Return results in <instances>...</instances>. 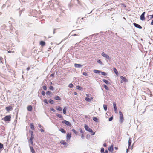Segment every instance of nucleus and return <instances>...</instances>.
Instances as JSON below:
<instances>
[{
  "instance_id": "nucleus-1",
  "label": "nucleus",
  "mask_w": 153,
  "mask_h": 153,
  "mask_svg": "<svg viewBox=\"0 0 153 153\" xmlns=\"http://www.w3.org/2000/svg\"><path fill=\"white\" fill-rule=\"evenodd\" d=\"M11 118V115H8L5 116L4 118V119L5 121L9 122L10 121Z\"/></svg>"
},
{
  "instance_id": "nucleus-2",
  "label": "nucleus",
  "mask_w": 153,
  "mask_h": 153,
  "mask_svg": "<svg viewBox=\"0 0 153 153\" xmlns=\"http://www.w3.org/2000/svg\"><path fill=\"white\" fill-rule=\"evenodd\" d=\"M84 128L87 131L89 132H93L92 130L90 128L89 126L86 124H85L84 125Z\"/></svg>"
},
{
  "instance_id": "nucleus-3",
  "label": "nucleus",
  "mask_w": 153,
  "mask_h": 153,
  "mask_svg": "<svg viewBox=\"0 0 153 153\" xmlns=\"http://www.w3.org/2000/svg\"><path fill=\"white\" fill-rule=\"evenodd\" d=\"M61 122L62 123H64L66 125L69 127H71V123L69 121H67L65 120H64L63 121H62Z\"/></svg>"
},
{
  "instance_id": "nucleus-4",
  "label": "nucleus",
  "mask_w": 153,
  "mask_h": 153,
  "mask_svg": "<svg viewBox=\"0 0 153 153\" xmlns=\"http://www.w3.org/2000/svg\"><path fill=\"white\" fill-rule=\"evenodd\" d=\"M101 55L103 57H105L106 59L110 60L111 59V57L108 55L106 54L104 52H103L101 53Z\"/></svg>"
},
{
  "instance_id": "nucleus-5",
  "label": "nucleus",
  "mask_w": 153,
  "mask_h": 153,
  "mask_svg": "<svg viewBox=\"0 0 153 153\" xmlns=\"http://www.w3.org/2000/svg\"><path fill=\"white\" fill-rule=\"evenodd\" d=\"M119 115H120V122H122L124 120V118H123V115L122 112L120 110L119 111Z\"/></svg>"
},
{
  "instance_id": "nucleus-6",
  "label": "nucleus",
  "mask_w": 153,
  "mask_h": 153,
  "mask_svg": "<svg viewBox=\"0 0 153 153\" xmlns=\"http://www.w3.org/2000/svg\"><path fill=\"white\" fill-rule=\"evenodd\" d=\"M75 4H79V0H71V4H73V3Z\"/></svg>"
},
{
  "instance_id": "nucleus-7",
  "label": "nucleus",
  "mask_w": 153,
  "mask_h": 153,
  "mask_svg": "<svg viewBox=\"0 0 153 153\" xmlns=\"http://www.w3.org/2000/svg\"><path fill=\"white\" fill-rule=\"evenodd\" d=\"M145 12H144L142 14L140 15V19L141 20L143 21L145 20Z\"/></svg>"
},
{
  "instance_id": "nucleus-8",
  "label": "nucleus",
  "mask_w": 153,
  "mask_h": 153,
  "mask_svg": "<svg viewBox=\"0 0 153 153\" xmlns=\"http://www.w3.org/2000/svg\"><path fill=\"white\" fill-rule=\"evenodd\" d=\"M134 26L136 28L140 29H141L142 27L139 24L134 23H133Z\"/></svg>"
},
{
  "instance_id": "nucleus-9",
  "label": "nucleus",
  "mask_w": 153,
  "mask_h": 153,
  "mask_svg": "<svg viewBox=\"0 0 153 153\" xmlns=\"http://www.w3.org/2000/svg\"><path fill=\"white\" fill-rule=\"evenodd\" d=\"M120 78L121 79L122 81H123L124 82H128V80L126 79V78L123 76H120Z\"/></svg>"
},
{
  "instance_id": "nucleus-10",
  "label": "nucleus",
  "mask_w": 153,
  "mask_h": 153,
  "mask_svg": "<svg viewBox=\"0 0 153 153\" xmlns=\"http://www.w3.org/2000/svg\"><path fill=\"white\" fill-rule=\"evenodd\" d=\"M71 133H68L66 135V138L67 140H69L71 137Z\"/></svg>"
},
{
  "instance_id": "nucleus-11",
  "label": "nucleus",
  "mask_w": 153,
  "mask_h": 153,
  "mask_svg": "<svg viewBox=\"0 0 153 153\" xmlns=\"http://www.w3.org/2000/svg\"><path fill=\"white\" fill-rule=\"evenodd\" d=\"M108 150L111 152H112L113 151V145H111L108 148Z\"/></svg>"
},
{
  "instance_id": "nucleus-12",
  "label": "nucleus",
  "mask_w": 153,
  "mask_h": 153,
  "mask_svg": "<svg viewBox=\"0 0 153 153\" xmlns=\"http://www.w3.org/2000/svg\"><path fill=\"white\" fill-rule=\"evenodd\" d=\"M113 106H114V110L115 112H116L117 111V109L116 107V103L115 102H114L113 103Z\"/></svg>"
},
{
  "instance_id": "nucleus-13",
  "label": "nucleus",
  "mask_w": 153,
  "mask_h": 153,
  "mask_svg": "<svg viewBox=\"0 0 153 153\" xmlns=\"http://www.w3.org/2000/svg\"><path fill=\"white\" fill-rule=\"evenodd\" d=\"M74 65L75 67L77 68H80L82 66L81 64L77 63H75L74 64Z\"/></svg>"
},
{
  "instance_id": "nucleus-14",
  "label": "nucleus",
  "mask_w": 153,
  "mask_h": 153,
  "mask_svg": "<svg viewBox=\"0 0 153 153\" xmlns=\"http://www.w3.org/2000/svg\"><path fill=\"white\" fill-rule=\"evenodd\" d=\"M27 110L29 111H31L32 110V107L31 105L28 106L27 107Z\"/></svg>"
},
{
  "instance_id": "nucleus-15",
  "label": "nucleus",
  "mask_w": 153,
  "mask_h": 153,
  "mask_svg": "<svg viewBox=\"0 0 153 153\" xmlns=\"http://www.w3.org/2000/svg\"><path fill=\"white\" fill-rule=\"evenodd\" d=\"M5 109L7 111H10L12 109V108L10 106L6 107Z\"/></svg>"
},
{
  "instance_id": "nucleus-16",
  "label": "nucleus",
  "mask_w": 153,
  "mask_h": 153,
  "mask_svg": "<svg viewBox=\"0 0 153 153\" xmlns=\"http://www.w3.org/2000/svg\"><path fill=\"white\" fill-rule=\"evenodd\" d=\"M29 147H30V150L31 151V152H32V153H35V150H34L33 148V147L31 146H30V145H29Z\"/></svg>"
},
{
  "instance_id": "nucleus-17",
  "label": "nucleus",
  "mask_w": 153,
  "mask_h": 153,
  "mask_svg": "<svg viewBox=\"0 0 153 153\" xmlns=\"http://www.w3.org/2000/svg\"><path fill=\"white\" fill-rule=\"evenodd\" d=\"M40 44L42 46H44L45 45V42L43 41H41L40 42Z\"/></svg>"
},
{
  "instance_id": "nucleus-18",
  "label": "nucleus",
  "mask_w": 153,
  "mask_h": 153,
  "mask_svg": "<svg viewBox=\"0 0 153 153\" xmlns=\"http://www.w3.org/2000/svg\"><path fill=\"white\" fill-rule=\"evenodd\" d=\"M131 139L130 138H129L128 141V149L130 148V147L131 145Z\"/></svg>"
},
{
  "instance_id": "nucleus-19",
  "label": "nucleus",
  "mask_w": 153,
  "mask_h": 153,
  "mask_svg": "<svg viewBox=\"0 0 153 153\" xmlns=\"http://www.w3.org/2000/svg\"><path fill=\"white\" fill-rule=\"evenodd\" d=\"M102 81L105 84H106L107 85H111L110 83L107 80H106L105 79H103L102 80Z\"/></svg>"
},
{
  "instance_id": "nucleus-20",
  "label": "nucleus",
  "mask_w": 153,
  "mask_h": 153,
  "mask_svg": "<svg viewBox=\"0 0 153 153\" xmlns=\"http://www.w3.org/2000/svg\"><path fill=\"white\" fill-rule=\"evenodd\" d=\"M79 130L80 132L82 133L81 137L82 138H84V136L83 134H84V131H82L81 129H80Z\"/></svg>"
},
{
  "instance_id": "nucleus-21",
  "label": "nucleus",
  "mask_w": 153,
  "mask_h": 153,
  "mask_svg": "<svg viewBox=\"0 0 153 153\" xmlns=\"http://www.w3.org/2000/svg\"><path fill=\"white\" fill-rule=\"evenodd\" d=\"M67 108L66 107H64V108L63 109V113L65 114H66V111Z\"/></svg>"
},
{
  "instance_id": "nucleus-22",
  "label": "nucleus",
  "mask_w": 153,
  "mask_h": 153,
  "mask_svg": "<svg viewBox=\"0 0 153 153\" xmlns=\"http://www.w3.org/2000/svg\"><path fill=\"white\" fill-rule=\"evenodd\" d=\"M46 94L49 95L50 97H51L52 95L53 94L51 91H47L46 92Z\"/></svg>"
},
{
  "instance_id": "nucleus-23",
  "label": "nucleus",
  "mask_w": 153,
  "mask_h": 153,
  "mask_svg": "<svg viewBox=\"0 0 153 153\" xmlns=\"http://www.w3.org/2000/svg\"><path fill=\"white\" fill-rule=\"evenodd\" d=\"M56 115L59 118H60L61 119L63 118V116L60 114H59L58 113H56Z\"/></svg>"
},
{
  "instance_id": "nucleus-24",
  "label": "nucleus",
  "mask_w": 153,
  "mask_h": 153,
  "mask_svg": "<svg viewBox=\"0 0 153 153\" xmlns=\"http://www.w3.org/2000/svg\"><path fill=\"white\" fill-rule=\"evenodd\" d=\"M30 128L32 130L34 129V126L33 123H31L30 124Z\"/></svg>"
},
{
  "instance_id": "nucleus-25",
  "label": "nucleus",
  "mask_w": 153,
  "mask_h": 153,
  "mask_svg": "<svg viewBox=\"0 0 153 153\" xmlns=\"http://www.w3.org/2000/svg\"><path fill=\"white\" fill-rule=\"evenodd\" d=\"M60 143L61 144L64 145H68V144L65 141L63 140H62L60 141Z\"/></svg>"
},
{
  "instance_id": "nucleus-26",
  "label": "nucleus",
  "mask_w": 153,
  "mask_h": 153,
  "mask_svg": "<svg viewBox=\"0 0 153 153\" xmlns=\"http://www.w3.org/2000/svg\"><path fill=\"white\" fill-rule=\"evenodd\" d=\"M54 99L56 100H61V98L60 97L58 96H55L54 97Z\"/></svg>"
},
{
  "instance_id": "nucleus-27",
  "label": "nucleus",
  "mask_w": 153,
  "mask_h": 153,
  "mask_svg": "<svg viewBox=\"0 0 153 153\" xmlns=\"http://www.w3.org/2000/svg\"><path fill=\"white\" fill-rule=\"evenodd\" d=\"M56 108L57 110L59 111H62V108L60 106H58L57 107H56Z\"/></svg>"
},
{
  "instance_id": "nucleus-28",
  "label": "nucleus",
  "mask_w": 153,
  "mask_h": 153,
  "mask_svg": "<svg viewBox=\"0 0 153 153\" xmlns=\"http://www.w3.org/2000/svg\"><path fill=\"white\" fill-rule=\"evenodd\" d=\"M59 131L61 132L62 133H66V131L65 130L62 128H61L60 129H59Z\"/></svg>"
},
{
  "instance_id": "nucleus-29",
  "label": "nucleus",
  "mask_w": 153,
  "mask_h": 153,
  "mask_svg": "<svg viewBox=\"0 0 153 153\" xmlns=\"http://www.w3.org/2000/svg\"><path fill=\"white\" fill-rule=\"evenodd\" d=\"M49 102L51 104H53L54 103V101L51 99H50L49 101Z\"/></svg>"
},
{
  "instance_id": "nucleus-30",
  "label": "nucleus",
  "mask_w": 153,
  "mask_h": 153,
  "mask_svg": "<svg viewBox=\"0 0 153 153\" xmlns=\"http://www.w3.org/2000/svg\"><path fill=\"white\" fill-rule=\"evenodd\" d=\"M113 70H114V72L115 73V74L116 75H117L118 74V71L115 68H114Z\"/></svg>"
},
{
  "instance_id": "nucleus-31",
  "label": "nucleus",
  "mask_w": 153,
  "mask_h": 153,
  "mask_svg": "<svg viewBox=\"0 0 153 153\" xmlns=\"http://www.w3.org/2000/svg\"><path fill=\"white\" fill-rule=\"evenodd\" d=\"M93 71L95 73H99L100 72V71L96 69L94 70Z\"/></svg>"
},
{
  "instance_id": "nucleus-32",
  "label": "nucleus",
  "mask_w": 153,
  "mask_h": 153,
  "mask_svg": "<svg viewBox=\"0 0 153 153\" xmlns=\"http://www.w3.org/2000/svg\"><path fill=\"white\" fill-rule=\"evenodd\" d=\"M85 100L87 102H90L91 101V99L88 97H86L85 98Z\"/></svg>"
},
{
  "instance_id": "nucleus-33",
  "label": "nucleus",
  "mask_w": 153,
  "mask_h": 153,
  "mask_svg": "<svg viewBox=\"0 0 153 153\" xmlns=\"http://www.w3.org/2000/svg\"><path fill=\"white\" fill-rule=\"evenodd\" d=\"M103 108L105 111H106L107 110V106L106 105L104 104L103 105Z\"/></svg>"
},
{
  "instance_id": "nucleus-34",
  "label": "nucleus",
  "mask_w": 153,
  "mask_h": 153,
  "mask_svg": "<svg viewBox=\"0 0 153 153\" xmlns=\"http://www.w3.org/2000/svg\"><path fill=\"white\" fill-rule=\"evenodd\" d=\"M76 88L77 89L79 90H81L82 89V87L78 85L76 86Z\"/></svg>"
},
{
  "instance_id": "nucleus-35",
  "label": "nucleus",
  "mask_w": 153,
  "mask_h": 153,
  "mask_svg": "<svg viewBox=\"0 0 153 153\" xmlns=\"http://www.w3.org/2000/svg\"><path fill=\"white\" fill-rule=\"evenodd\" d=\"M93 120L94 121L96 122H97L98 121V119L96 117H93Z\"/></svg>"
},
{
  "instance_id": "nucleus-36",
  "label": "nucleus",
  "mask_w": 153,
  "mask_h": 153,
  "mask_svg": "<svg viewBox=\"0 0 153 153\" xmlns=\"http://www.w3.org/2000/svg\"><path fill=\"white\" fill-rule=\"evenodd\" d=\"M71 131L77 135V132L74 129H72Z\"/></svg>"
},
{
  "instance_id": "nucleus-37",
  "label": "nucleus",
  "mask_w": 153,
  "mask_h": 153,
  "mask_svg": "<svg viewBox=\"0 0 153 153\" xmlns=\"http://www.w3.org/2000/svg\"><path fill=\"white\" fill-rule=\"evenodd\" d=\"M103 86L105 90H109L108 88V86L106 85H105V84H104Z\"/></svg>"
},
{
  "instance_id": "nucleus-38",
  "label": "nucleus",
  "mask_w": 153,
  "mask_h": 153,
  "mask_svg": "<svg viewBox=\"0 0 153 153\" xmlns=\"http://www.w3.org/2000/svg\"><path fill=\"white\" fill-rule=\"evenodd\" d=\"M97 62L100 64H101V65H103V63L102 62V61H101V60L100 59H98L97 60Z\"/></svg>"
},
{
  "instance_id": "nucleus-39",
  "label": "nucleus",
  "mask_w": 153,
  "mask_h": 153,
  "mask_svg": "<svg viewBox=\"0 0 153 153\" xmlns=\"http://www.w3.org/2000/svg\"><path fill=\"white\" fill-rule=\"evenodd\" d=\"M33 139H30L29 140V141L30 142L31 144V145H33Z\"/></svg>"
},
{
  "instance_id": "nucleus-40",
  "label": "nucleus",
  "mask_w": 153,
  "mask_h": 153,
  "mask_svg": "<svg viewBox=\"0 0 153 153\" xmlns=\"http://www.w3.org/2000/svg\"><path fill=\"white\" fill-rule=\"evenodd\" d=\"M101 74L102 75H103L104 76H106L107 75V73L105 72H101Z\"/></svg>"
},
{
  "instance_id": "nucleus-41",
  "label": "nucleus",
  "mask_w": 153,
  "mask_h": 153,
  "mask_svg": "<svg viewBox=\"0 0 153 153\" xmlns=\"http://www.w3.org/2000/svg\"><path fill=\"white\" fill-rule=\"evenodd\" d=\"M4 145L3 144L0 143V149H2L4 147Z\"/></svg>"
},
{
  "instance_id": "nucleus-42",
  "label": "nucleus",
  "mask_w": 153,
  "mask_h": 153,
  "mask_svg": "<svg viewBox=\"0 0 153 153\" xmlns=\"http://www.w3.org/2000/svg\"><path fill=\"white\" fill-rule=\"evenodd\" d=\"M49 89L50 90H51L52 91H53L54 90L53 87L52 86H51V85L49 87Z\"/></svg>"
},
{
  "instance_id": "nucleus-43",
  "label": "nucleus",
  "mask_w": 153,
  "mask_h": 153,
  "mask_svg": "<svg viewBox=\"0 0 153 153\" xmlns=\"http://www.w3.org/2000/svg\"><path fill=\"white\" fill-rule=\"evenodd\" d=\"M100 152L101 153H102L104 152V149L103 148H102L100 150Z\"/></svg>"
},
{
  "instance_id": "nucleus-44",
  "label": "nucleus",
  "mask_w": 153,
  "mask_h": 153,
  "mask_svg": "<svg viewBox=\"0 0 153 153\" xmlns=\"http://www.w3.org/2000/svg\"><path fill=\"white\" fill-rule=\"evenodd\" d=\"M113 119V116H112L111 117H110L109 118L108 120H109V121H111Z\"/></svg>"
},
{
  "instance_id": "nucleus-45",
  "label": "nucleus",
  "mask_w": 153,
  "mask_h": 153,
  "mask_svg": "<svg viewBox=\"0 0 153 153\" xmlns=\"http://www.w3.org/2000/svg\"><path fill=\"white\" fill-rule=\"evenodd\" d=\"M68 87L70 88H72L73 87V85L72 83H70Z\"/></svg>"
},
{
  "instance_id": "nucleus-46",
  "label": "nucleus",
  "mask_w": 153,
  "mask_h": 153,
  "mask_svg": "<svg viewBox=\"0 0 153 153\" xmlns=\"http://www.w3.org/2000/svg\"><path fill=\"white\" fill-rule=\"evenodd\" d=\"M43 101L46 104H48V103L47 101V100L46 99H44L43 100Z\"/></svg>"
},
{
  "instance_id": "nucleus-47",
  "label": "nucleus",
  "mask_w": 153,
  "mask_h": 153,
  "mask_svg": "<svg viewBox=\"0 0 153 153\" xmlns=\"http://www.w3.org/2000/svg\"><path fill=\"white\" fill-rule=\"evenodd\" d=\"M42 88H43V89L44 90H47V87L45 85L43 86H42Z\"/></svg>"
},
{
  "instance_id": "nucleus-48",
  "label": "nucleus",
  "mask_w": 153,
  "mask_h": 153,
  "mask_svg": "<svg viewBox=\"0 0 153 153\" xmlns=\"http://www.w3.org/2000/svg\"><path fill=\"white\" fill-rule=\"evenodd\" d=\"M41 94L43 96H45V92L44 91H42L41 92Z\"/></svg>"
},
{
  "instance_id": "nucleus-49",
  "label": "nucleus",
  "mask_w": 153,
  "mask_h": 153,
  "mask_svg": "<svg viewBox=\"0 0 153 153\" xmlns=\"http://www.w3.org/2000/svg\"><path fill=\"white\" fill-rule=\"evenodd\" d=\"M50 110L53 112H55L56 111V110L53 108H51Z\"/></svg>"
},
{
  "instance_id": "nucleus-50",
  "label": "nucleus",
  "mask_w": 153,
  "mask_h": 153,
  "mask_svg": "<svg viewBox=\"0 0 153 153\" xmlns=\"http://www.w3.org/2000/svg\"><path fill=\"white\" fill-rule=\"evenodd\" d=\"M34 138V134L32 135H31V137L30 139H33Z\"/></svg>"
},
{
  "instance_id": "nucleus-51",
  "label": "nucleus",
  "mask_w": 153,
  "mask_h": 153,
  "mask_svg": "<svg viewBox=\"0 0 153 153\" xmlns=\"http://www.w3.org/2000/svg\"><path fill=\"white\" fill-rule=\"evenodd\" d=\"M29 132L30 133L31 135H33V132L32 131L30 130L29 131Z\"/></svg>"
},
{
  "instance_id": "nucleus-52",
  "label": "nucleus",
  "mask_w": 153,
  "mask_h": 153,
  "mask_svg": "<svg viewBox=\"0 0 153 153\" xmlns=\"http://www.w3.org/2000/svg\"><path fill=\"white\" fill-rule=\"evenodd\" d=\"M57 29L56 28H54L53 29V34H54L55 33V31L57 30Z\"/></svg>"
},
{
  "instance_id": "nucleus-53",
  "label": "nucleus",
  "mask_w": 153,
  "mask_h": 153,
  "mask_svg": "<svg viewBox=\"0 0 153 153\" xmlns=\"http://www.w3.org/2000/svg\"><path fill=\"white\" fill-rule=\"evenodd\" d=\"M83 75L84 76H87V73L85 72H84L83 73Z\"/></svg>"
},
{
  "instance_id": "nucleus-54",
  "label": "nucleus",
  "mask_w": 153,
  "mask_h": 153,
  "mask_svg": "<svg viewBox=\"0 0 153 153\" xmlns=\"http://www.w3.org/2000/svg\"><path fill=\"white\" fill-rule=\"evenodd\" d=\"M90 132L91 133V134L92 135H94L95 134V132H94L93 131V132Z\"/></svg>"
},
{
  "instance_id": "nucleus-55",
  "label": "nucleus",
  "mask_w": 153,
  "mask_h": 153,
  "mask_svg": "<svg viewBox=\"0 0 153 153\" xmlns=\"http://www.w3.org/2000/svg\"><path fill=\"white\" fill-rule=\"evenodd\" d=\"M103 146L105 147H106L107 146V144L106 143H104V144H103Z\"/></svg>"
},
{
  "instance_id": "nucleus-56",
  "label": "nucleus",
  "mask_w": 153,
  "mask_h": 153,
  "mask_svg": "<svg viewBox=\"0 0 153 153\" xmlns=\"http://www.w3.org/2000/svg\"><path fill=\"white\" fill-rule=\"evenodd\" d=\"M40 131L42 132H44V130L42 129H41L40 130Z\"/></svg>"
},
{
  "instance_id": "nucleus-57",
  "label": "nucleus",
  "mask_w": 153,
  "mask_h": 153,
  "mask_svg": "<svg viewBox=\"0 0 153 153\" xmlns=\"http://www.w3.org/2000/svg\"><path fill=\"white\" fill-rule=\"evenodd\" d=\"M150 16H151L150 17V19H151L153 18V14L152 15H151Z\"/></svg>"
},
{
  "instance_id": "nucleus-58",
  "label": "nucleus",
  "mask_w": 153,
  "mask_h": 153,
  "mask_svg": "<svg viewBox=\"0 0 153 153\" xmlns=\"http://www.w3.org/2000/svg\"><path fill=\"white\" fill-rule=\"evenodd\" d=\"M30 68L29 67L26 69V70H27V71H28L30 69Z\"/></svg>"
},
{
  "instance_id": "nucleus-59",
  "label": "nucleus",
  "mask_w": 153,
  "mask_h": 153,
  "mask_svg": "<svg viewBox=\"0 0 153 153\" xmlns=\"http://www.w3.org/2000/svg\"><path fill=\"white\" fill-rule=\"evenodd\" d=\"M108 151L107 150H106L105 151L103 152L104 153H108Z\"/></svg>"
},
{
  "instance_id": "nucleus-60",
  "label": "nucleus",
  "mask_w": 153,
  "mask_h": 153,
  "mask_svg": "<svg viewBox=\"0 0 153 153\" xmlns=\"http://www.w3.org/2000/svg\"><path fill=\"white\" fill-rule=\"evenodd\" d=\"M55 75L54 73H52L51 74V76H54Z\"/></svg>"
},
{
  "instance_id": "nucleus-61",
  "label": "nucleus",
  "mask_w": 153,
  "mask_h": 153,
  "mask_svg": "<svg viewBox=\"0 0 153 153\" xmlns=\"http://www.w3.org/2000/svg\"><path fill=\"white\" fill-rule=\"evenodd\" d=\"M3 59V58L2 57H0V61H1V62H2V59Z\"/></svg>"
},
{
  "instance_id": "nucleus-62",
  "label": "nucleus",
  "mask_w": 153,
  "mask_h": 153,
  "mask_svg": "<svg viewBox=\"0 0 153 153\" xmlns=\"http://www.w3.org/2000/svg\"><path fill=\"white\" fill-rule=\"evenodd\" d=\"M38 127H40V128L42 127L41 125L40 124H38Z\"/></svg>"
},
{
  "instance_id": "nucleus-63",
  "label": "nucleus",
  "mask_w": 153,
  "mask_h": 153,
  "mask_svg": "<svg viewBox=\"0 0 153 153\" xmlns=\"http://www.w3.org/2000/svg\"><path fill=\"white\" fill-rule=\"evenodd\" d=\"M74 95H77V93L76 92H74Z\"/></svg>"
},
{
  "instance_id": "nucleus-64",
  "label": "nucleus",
  "mask_w": 153,
  "mask_h": 153,
  "mask_svg": "<svg viewBox=\"0 0 153 153\" xmlns=\"http://www.w3.org/2000/svg\"><path fill=\"white\" fill-rule=\"evenodd\" d=\"M152 25H153V20H152L151 23Z\"/></svg>"
}]
</instances>
